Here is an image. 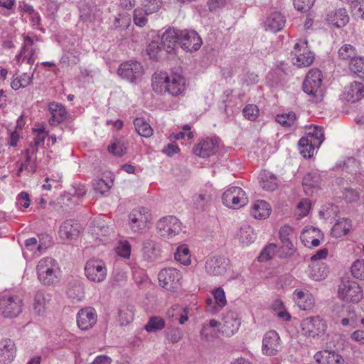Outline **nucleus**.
I'll return each instance as SVG.
<instances>
[{
  "mask_svg": "<svg viewBox=\"0 0 364 364\" xmlns=\"http://www.w3.org/2000/svg\"><path fill=\"white\" fill-rule=\"evenodd\" d=\"M182 79L181 68L172 70L171 76L165 73H155L152 77V87L156 92H168L173 96H177L181 92V81Z\"/></svg>",
  "mask_w": 364,
  "mask_h": 364,
  "instance_id": "obj_1",
  "label": "nucleus"
},
{
  "mask_svg": "<svg viewBox=\"0 0 364 364\" xmlns=\"http://www.w3.org/2000/svg\"><path fill=\"white\" fill-rule=\"evenodd\" d=\"M303 90L310 96L312 102H321L324 95V87L322 86L321 72L318 69L309 71L303 83Z\"/></svg>",
  "mask_w": 364,
  "mask_h": 364,
  "instance_id": "obj_2",
  "label": "nucleus"
},
{
  "mask_svg": "<svg viewBox=\"0 0 364 364\" xmlns=\"http://www.w3.org/2000/svg\"><path fill=\"white\" fill-rule=\"evenodd\" d=\"M38 278L44 285H51L58 282L60 268L52 257L41 259L36 267Z\"/></svg>",
  "mask_w": 364,
  "mask_h": 364,
  "instance_id": "obj_3",
  "label": "nucleus"
},
{
  "mask_svg": "<svg viewBox=\"0 0 364 364\" xmlns=\"http://www.w3.org/2000/svg\"><path fill=\"white\" fill-rule=\"evenodd\" d=\"M156 229L161 237L172 239L182 232V223L176 217L168 215L158 220Z\"/></svg>",
  "mask_w": 364,
  "mask_h": 364,
  "instance_id": "obj_4",
  "label": "nucleus"
},
{
  "mask_svg": "<svg viewBox=\"0 0 364 364\" xmlns=\"http://www.w3.org/2000/svg\"><path fill=\"white\" fill-rule=\"evenodd\" d=\"M338 296L347 302L358 303L363 298V291L354 281H343L338 287Z\"/></svg>",
  "mask_w": 364,
  "mask_h": 364,
  "instance_id": "obj_5",
  "label": "nucleus"
},
{
  "mask_svg": "<svg viewBox=\"0 0 364 364\" xmlns=\"http://www.w3.org/2000/svg\"><path fill=\"white\" fill-rule=\"evenodd\" d=\"M222 200L225 206L234 209L241 208L248 202L245 191L237 186L228 188L223 193Z\"/></svg>",
  "mask_w": 364,
  "mask_h": 364,
  "instance_id": "obj_6",
  "label": "nucleus"
},
{
  "mask_svg": "<svg viewBox=\"0 0 364 364\" xmlns=\"http://www.w3.org/2000/svg\"><path fill=\"white\" fill-rule=\"evenodd\" d=\"M307 41L302 43H296L291 53L292 63L299 68L311 65L314 60V54L307 48Z\"/></svg>",
  "mask_w": 364,
  "mask_h": 364,
  "instance_id": "obj_7",
  "label": "nucleus"
},
{
  "mask_svg": "<svg viewBox=\"0 0 364 364\" xmlns=\"http://www.w3.org/2000/svg\"><path fill=\"white\" fill-rule=\"evenodd\" d=\"M23 301L17 296H3L0 298V314L8 318L17 316L22 311Z\"/></svg>",
  "mask_w": 364,
  "mask_h": 364,
  "instance_id": "obj_8",
  "label": "nucleus"
},
{
  "mask_svg": "<svg viewBox=\"0 0 364 364\" xmlns=\"http://www.w3.org/2000/svg\"><path fill=\"white\" fill-rule=\"evenodd\" d=\"M181 278L180 271L175 268L162 269L159 274L160 285L169 291H175L181 287Z\"/></svg>",
  "mask_w": 364,
  "mask_h": 364,
  "instance_id": "obj_9",
  "label": "nucleus"
},
{
  "mask_svg": "<svg viewBox=\"0 0 364 364\" xmlns=\"http://www.w3.org/2000/svg\"><path fill=\"white\" fill-rule=\"evenodd\" d=\"M85 273L90 281L102 282L107 276L106 265L102 260L90 259L86 262Z\"/></svg>",
  "mask_w": 364,
  "mask_h": 364,
  "instance_id": "obj_10",
  "label": "nucleus"
},
{
  "mask_svg": "<svg viewBox=\"0 0 364 364\" xmlns=\"http://www.w3.org/2000/svg\"><path fill=\"white\" fill-rule=\"evenodd\" d=\"M301 326L304 335L312 338L323 334L327 328L326 322L319 316L304 319Z\"/></svg>",
  "mask_w": 364,
  "mask_h": 364,
  "instance_id": "obj_11",
  "label": "nucleus"
},
{
  "mask_svg": "<svg viewBox=\"0 0 364 364\" xmlns=\"http://www.w3.org/2000/svg\"><path fill=\"white\" fill-rule=\"evenodd\" d=\"M117 73L122 78L133 82L142 76L144 69L139 62L129 60L122 63Z\"/></svg>",
  "mask_w": 364,
  "mask_h": 364,
  "instance_id": "obj_12",
  "label": "nucleus"
},
{
  "mask_svg": "<svg viewBox=\"0 0 364 364\" xmlns=\"http://www.w3.org/2000/svg\"><path fill=\"white\" fill-rule=\"evenodd\" d=\"M141 256L149 263L161 258L162 249L161 244L153 238H147L142 242Z\"/></svg>",
  "mask_w": 364,
  "mask_h": 364,
  "instance_id": "obj_13",
  "label": "nucleus"
},
{
  "mask_svg": "<svg viewBox=\"0 0 364 364\" xmlns=\"http://www.w3.org/2000/svg\"><path fill=\"white\" fill-rule=\"evenodd\" d=\"M182 32L175 28H168L161 36V45L167 53H175L176 49L181 46Z\"/></svg>",
  "mask_w": 364,
  "mask_h": 364,
  "instance_id": "obj_14",
  "label": "nucleus"
},
{
  "mask_svg": "<svg viewBox=\"0 0 364 364\" xmlns=\"http://www.w3.org/2000/svg\"><path fill=\"white\" fill-rule=\"evenodd\" d=\"M282 343L275 331H267L262 340V353L268 356L277 355L282 350Z\"/></svg>",
  "mask_w": 364,
  "mask_h": 364,
  "instance_id": "obj_15",
  "label": "nucleus"
},
{
  "mask_svg": "<svg viewBox=\"0 0 364 364\" xmlns=\"http://www.w3.org/2000/svg\"><path fill=\"white\" fill-rule=\"evenodd\" d=\"M213 299L208 298L205 301L206 311L215 314L220 312L227 304L225 294L222 287L213 290Z\"/></svg>",
  "mask_w": 364,
  "mask_h": 364,
  "instance_id": "obj_16",
  "label": "nucleus"
},
{
  "mask_svg": "<svg viewBox=\"0 0 364 364\" xmlns=\"http://www.w3.org/2000/svg\"><path fill=\"white\" fill-rule=\"evenodd\" d=\"M219 139L216 137L206 138L196 145L193 151L195 155L202 158H208L218 151Z\"/></svg>",
  "mask_w": 364,
  "mask_h": 364,
  "instance_id": "obj_17",
  "label": "nucleus"
},
{
  "mask_svg": "<svg viewBox=\"0 0 364 364\" xmlns=\"http://www.w3.org/2000/svg\"><path fill=\"white\" fill-rule=\"evenodd\" d=\"M130 227L134 232H139L146 228L150 221V214L146 208L133 210L129 214Z\"/></svg>",
  "mask_w": 364,
  "mask_h": 364,
  "instance_id": "obj_18",
  "label": "nucleus"
},
{
  "mask_svg": "<svg viewBox=\"0 0 364 364\" xmlns=\"http://www.w3.org/2000/svg\"><path fill=\"white\" fill-rule=\"evenodd\" d=\"M228 261L220 256L210 257L205 262V271L210 275L219 276L223 274L227 270Z\"/></svg>",
  "mask_w": 364,
  "mask_h": 364,
  "instance_id": "obj_19",
  "label": "nucleus"
},
{
  "mask_svg": "<svg viewBox=\"0 0 364 364\" xmlns=\"http://www.w3.org/2000/svg\"><path fill=\"white\" fill-rule=\"evenodd\" d=\"M96 321L97 314L92 308L82 309L77 314V326L82 330H87L92 328L96 323Z\"/></svg>",
  "mask_w": 364,
  "mask_h": 364,
  "instance_id": "obj_20",
  "label": "nucleus"
},
{
  "mask_svg": "<svg viewBox=\"0 0 364 364\" xmlns=\"http://www.w3.org/2000/svg\"><path fill=\"white\" fill-rule=\"evenodd\" d=\"M212 200L211 188L202 189L193 197V207L199 212L205 211Z\"/></svg>",
  "mask_w": 364,
  "mask_h": 364,
  "instance_id": "obj_21",
  "label": "nucleus"
},
{
  "mask_svg": "<svg viewBox=\"0 0 364 364\" xmlns=\"http://www.w3.org/2000/svg\"><path fill=\"white\" fill-rule=\"evenodd\" d=\"M202 45V39L193 30L183 31V50L187 52L197 51Z\"/></svg>",
  "mask_w": 364,
  "mask_h": 364,
  "instance_id": "obj_22",
  "label": "nucleus"
},
{
  "mask_svg": "<svg viewBox=\"0 0 364 364\" xmlns=\"http://www.w3.org/2000/svg\"><path fill=\"white\" fill-rule=\"evenodd\" d=\"M328 22L337 28L346 26L349 21V16L346 9L341 8L329 11L326 16Z\"/></svg>",
  "mask_w": 364,
  "mask_h": 364,
  "instance_id": "obj_23",
  "label": "nucleus"
},
{
  "mask_svg": "<svg viewBox=\"0 0 364 364\" xmlns=\"http://www.w3.org/2000/svg\"><path fill=\"white\" fill-rule=\"evenodd\" d=\"M292 232V229L288 225H284L279 230V238L282 244V249L285 254L284 257L291 256L295 251L294 245L291 240Z\"/></svg>",
  "mask_w": 364,
  "mask_h": 364,
  "instance_id": "obj_24",
  "label": "nucleus"
},
{
  "mask_svg": "<svg viewBox=\"0 0 364 364\" xmlns=\"http://www.w3.org/2000/svg\"><path fill=\"white\" fill-rule=\"evenodd\" d=\"M50 301V296L43 291L36 292L33 298V309L36 315L43 316L48 304Z\"/></svg>",
  "mask_w": 364,
  "mask_h": 364,
  "instance_id": "obj_25",
  "label": "nucleus"
},
{
  "mask_svg": "<svg viewBox=\"0 0 364 364\" xmlns=\"http://www.w3.org/2000/svg\"><path fill=\"white\" fill-rule=\"evenodd\" d=\"M314 359L319 364H343L344 360L338 353L332 350H321L314 355Z\"/></svg>",
  "mask_w": 364,
  "mask_h": 364,
  "instance_id": "obj_26",
  "label": "nucleus"
},
{
  "mask_svg": "<svg viewBox=\"0 0 364 364\" xmlns=\"http://www.w3.org/2000/svg\"><path fill=\"white\" fill-rule=\"evenodd\" d=\"M344 98L351 102H355L364 97V85L362 82H353L347 87L343 93Z\"/></svg>",
  "mask_w": 364,
  "mask_h": 364,
  "instance_id": "obj_27",
  "label": "nucleus"
},
{
  "mask_svg": "<svg viewBox=\"0 0 364 364\" xmlns=\"http://www.w3.org/2000/svg\"><path fill=\"white\" fill-rule=\"evenodd\" d=\"M48 109L51 114L49 123L52 126H55L63 122L67 117L65 108L61 104L53 102L49 103Z\"/></svg>",
  "mask_w": 364,
  "mask_h": 364,
  "instance_id": "obj_28",
  "label": "nucleus"
},
{
  "mask_svg": "<svg viewBox=\"0 0 364 364\" xmlns=\"http://www.w3.org/2000/svg\"><path fill=\"white\" fill-rule=\"evenodd\" d=\"M240 326L239 319L232 313H229L223 319L220 331L226 336H231L237 331Z\"/></svg>",
  "mask_w": 364,
  "mask_h": 364,
  "instance_id": "obj_29",
  "label": "nucleus"
},
{
  "mask_svg": "<svg viewBox=\"0 0 364 364\" xmlns=\"http://www.w3.org/2000/svg\"><path fill=\"white\" fill-rule=\"evenodd\" d=\"M78 223L70 220H66L60 227V237L65 240L75 239L80 233Z\"/></svg>",
  "mask_w": 364,
  "mask_h": 364,
  "instance_id": "obj_30",
  "label": "nucleus"
},
{
  "mask_svg": "<svg viewBox=\"0 0 364 364\" xmlns=\"http://www.w3.org/2000/svg\"><path fill=\"white\" fill-rule=\"evenodd\" d=\"M284 23V16L279 12H274L264 21L265 30L275 33L282 30Z\"/></svg>",
  "mask_w": 364,
  "mask_h": 364,
  "instance_id": "obj_31",
  "label": "nucleus"
},
{
  "mask_svg": "<svg viewBox=\"0 0 364 364\" xmlns=\"http://www.w3.org/2000/svg\"><path fill=\"white\" fill-rule=\"evenodd\" d=\"M328 274V268L324 262H312L309 266V276L315 281L324 279Z\"/></svg>",
  "mask_w": 364,
  "mask_h": 364,
  "instance_id": "obj_32",
  "label": "nucleus"
},
{
  "mask_svg": "<svg viewBox=\"0 0 364 364\" xmlns=\"http://www.w3.org/2000/svg\"><path fill=\"white\" fill-rule=\"evenodd\" d=\"M16 353V347L13 341L4 339L0 341V362H11Z\"/></svg>",
  "mask_w": 364,
  "mask_h": 364,
  "instance_id": "obj_33",
  "label": "nucleus"
},
{
  "mask_svg": "<svg viewBox=\"0 0 364 364\" xmlns=\"http://www.w3.org/2000/svg\"><path fill=\"white\" fill-rule=\"evenodd\" d=\"M294 299L299 309L302 310L311 309L314 306V299L308 291L296 289L294 292Z\"/></svg>",
  "mask_w": 364,
  "mask_h": 364,
  "instance_id": "obj_34",
  "label": "nucleus"
},
{
  "mask_svg": "<svg viewBox=\"0 0 364 364\" xmlns=\"http://www.w3.org/2000/svg\"><path fill=\"white\" fill-rule=\"evenodd\" d=\"M271 208L264 200H257L252 206L251 215L256 219H264L270 215Z\"/></svg>",
  "mask_w": 364,
  "mask_h": 364,
  "instance_id": "obj_35",
  "label": "nucleus"
},
{
  "mask_svg": "<svg viewBox=\"0 0 364 364\" xmlns=\"http://www.w3.org/2000/svg\"><path fill=\"white\" fill-rule=\"evenodd\" d=\"M303 187L306 194L318 189L320 184V176L317 172L313 171L306 174L303 178Z\"/></svg>",
  "mask_w": 364,
  "mask_h": 364,
  "instance_id": "obj_36",
  "label": "nucleus"
},
{
  "mask_svg": "<svg viewBox=\"0 0 364 364\" xmlns=\"http://www.w3.org/2000/svg\"><path fill=\"white\" fill-rule=\"evenodd\" d=\"M134 320V307L132 305H122L118 309V322L121 326H127Z\"/></svg>",
  "mask_w": 364,
  "mask_h": 364,
  "instance_id": "obj_37",
  "label": "nucleus"
},
{
  "mask_svg": "<svg viewBox=\"0 0 364 364\" xmlns=\"http://www.w3.org/2000/svg\"><path fill=\"white\" fill-rule=\"evenodd\" d=\"M259 184L264 190L273 191L277 187V179L272 173L264 171L259 175Z\"/></svg>",
  "mask_w": 364,
  "mask_h": 364,
  "instance_id": "obj_38",
  "label": "nucleus"
},
{
  "mask_svg": "<svg viewBox=\"0 0 364 364\" xmlns=\"http://www.w3.org/2000/svg\"><path fill=\"white\" fill-rule=\"evenodd\" d=\"M147 54L150 58L159 60L166 57L167 52L162 47L161 43L158 41H151L146 49Z\"/></svg>",
  "mask_w": 364,
  "mask_h": 364,
  "instance_id": "obj_39",
  "label": "nucleus"
},
{
  "mask_svg": "<svg viewBox=\"0 0 364 364\" xmlns=\"http://www.w3.org/2000/svg\"><path fill=\"white\" fill-rule=\"evenodd\" d=\"M66 293L69 298L80 301L84 296L82 283L78 281L70 282Z\"/></svg>",
  "mask_w": 364,
  "mask_h": 364,
  "instance_id": "obj_40",
  "label": "nucleus"
},
{
  "mask_svg": "<svg viewBox=\"0 0 364 364\" xmlns=\"http://www.w3.org/2000/svg\"><path fill=\"white\" fill-rule=\"evenodd\" d=\"M165 320L160 316H151L144 326V329L149 333L161 331L165 328Z\"/></svg>",
  "mask_w": 364,
  "mask_h": 364,
  "instance_id": "obj_41",
  "label": "nucleus"
},
{
  "mask_svg": "<svg viewBox=\"0 0 364 364\" xmlns=\"http://www.w3.org/2000/svg\"><path fill=\"white\" fill-rule=\"evenodd\" d=\"M134 125L137 133L141 136L149 137L153 134L151 127L143 118H136Z\"/></svg>",
  "mask_w": 364,
  "mask_h": 364,
  "instance_id": "obj_42",
  "label": "nucleus"
},
{
  "mask_svg": "<svg viewBox=\"0 0 364 364\" xmlns=\"http://www.w3.org/2000/svg\"><path fill=\"white\" fill-rule=\"evenodd\" d=\"M300 153L304 158H310L314 155V148L316 146L309 138H301L299 141Z\"/></svg>",
  "mask_w": 364,
  "mask_h": 364,
  "instance_id": "obj_43",
  "label": "nucleus"
},
{
  "mask_svg": "<svg viewBox=\"0 0 364 364\" xmlns=\"http://www.w3.org/2000/svg\"><path fill=\"white\" fill-rule=\"evenodd\" d=\"M305 138L311 139L316 147L320 146L324 139L323 129L318 126H311L307 136Z\"/></svg>",
  "mask_w": 364,
  "mask_h": 364,
  "instance_id": "obj_44",
  "label": "nucleus"
},
{
  "mask_svg": "<svg viewBox=\"0 0 364 364\" xmlns=\"http://www.w3.org/2000/svg\"><path fill=\"white\" fill-rule=\"evenodd\" d=\"M166 316L170 323L178 321L180 324H182V306L178 304L173 305L168 309Z\"/></svg>",
  "mask_w": 364,
  "mask_h": 364,
  "instance_id": "obj_45",
  "label": "nucleus"
},
{
  "mask_svg": "<svg viewBox=\"0 0 364 364\" xmlns=\"http://www.w3.org/2000/svg\"><path fill=\"white\" fill-rule=\"evenodd\" d=\"M350 227V221L348 219L343 218L334 225L332 230L338 236L346 235L348 233Z\"/></svg>",
  "mask_w": 364,
  "mask_h": 364,
  "instance_id": "obj_46",
  "label": "nucleus"
},
{
  "mask_svg": "<svg viewBox=\"0 0 364 364\" xmlns=\"http://www.w3.org/2000/svg\"><path fill=\"white\" fill-rule=\"evenodd\" d=\"M161 4V0H141V6L146 15L157 12Z\"/></svg>",
  "mask_w": 364,
  "mask_h": 364,
  "instance_id": "obj_47",
  "label": "nucleus"
},
{
  "mask_svg": "<svg viewBox=\"0 0 364 364\" xmlns=\"http://www.w3.org/2000/svg\"><path fill=\"white\" fill-rule=\"evenodd\" d=\"M240 242L244 245H249L255 240V234L252 228L250 226H244L241 228L238 234Z\"/></svg>",
  "mask_w": 364,
  "mask_h": 364,
  "instance_id": "obj_48",
  "label": "nucleus"
},
{
  "mask_svg": "<svg viewBox=\"0 0 364 364\" xmlns=\"http://www.w3.org/2000/svg\"><path fill=\"white\" fill-rule=\"evenodd\" d=\"M350 70L358 75V76L364 78V58L357 57L352 59L349 63Z\"/></svg>",
  "mask_w": 364,
  "mask_h": 364,
  "instance_id": "obj_49",
  "label": "nucleus"
},
{
  "mask_svg": "<svg viewBox=\"0 0 364 364\" xmlns=\"http://www.w3.org/2000/svg\"><path fill=\"white\" fill-rule=\"evenodd\" d=\"M296 119V114L293 112L278 114L276 117L277 122L284 127H290L293 126L295 123Z\"/></svg>",
  "mask_w": 364,
  "mask_h": 364,
  "instance_id": "obj_50",
  "label": "nucleus"
},
{
  "mask_svg": "<svg viewBox=\"0 0 364 364\" xmlns=\"http://www.w3.org/2000/svg\"><path fill=\"white\" fill-rule=\"evenodd\" d=\"M318 230L317 228L311 227L309 228H307L306 230H304L301 238L302 241L304 242V245L306 246L310 242L311 245L314 247H317L320 245V241L317 238L312 239V240L310 242L309 239H311V235L317 232Z\"/></svg>",
  "mask_w": 364,
  "mask_h": 364,
  "instance_id": "obj_51",
  "label": "nucleus"
},
{
  "mask_svg": "<svg viewBox=\"0 0 364 364\" xmlns=\"http://www.w3.org/2000/svg\"><path fill=\"white\" fill-rule=\"evenodd\" d=\"M33 39L31 37L26 36L24 37L23 47L17 57H23V58H28V60H30L35 53V50L33 48H31L30 50H28L29 48L33 46Z\"/></svg>",
  "mask_w": 364,
  "mask_h": 364,
  "instance_id": "obj_52",
  "label": "nucleus"
},
{
  "mask_svg": "<svg viewBox=\"0 0 364 364\" xmlns=\"http://www.w3.org/2000/svg\"><path fill=\"white\" fill-rule=\"evenodd\" d=\"M166 336L170 343H178L181 338V330L178 327L174 326L173 323H170L167 328Z\"/></svg>",
  "mask_w": 364,
  "mask_h": 364,
  "instance_id": "obj_53",
  "label": "nucleus"
},
{
  "mask_svg": "<svg viewBox=\"0 0 364 364\" xmlns=\"http://www.w3.org/2000/svg\"><path fill=\"white\" fill-rule=\"evenodd\" d=\"M131 23V18L127 13L118 14L115 17L114 21V26L115 28H121L124 30L129 27Z\"/></svg>",
  "mask_w": 364,
  "mask_h": 364,
  "instance_id": "obj_54",
  "label": "nucleus"
},
{
  "mask_svg": "<svg viewBox=\"0 0 364 364\" xmlns=\"http://www.w3.org/2000/svg\"><path fill=\"white\" fill-rule=\"evenodd\" d=\"M338 55L343 60H352L356 58V53L354 47L349 44L343 46L338 50Z\"/></svg>",
  "mask_w": 364,
  "mask_h": 364,
  "instance_id": "obj_55",
  "label": "nucleus"
},
{
  "mask_svg": "<svg viewBox=\"0 0 364 364\" xmlns=\"http://www.w3.org/2000/svg\"><path fill=\"white\" fill-rule=\"evenodd\" d=\"M351 273L357 279L364 280V260H356L351 266Z\"/></svg>",
  "mask_w": 364,
  "mask_h": 364,
  "instance_id": "obj_56",
  "label": "nucleus"
},
{
  "mask_svg": "<svg viewBox=\"0 0 364 364\" xmlns=\"http://www.w3.org/2000/svg\"><path fill=\"white\" fill-rule=\"evenodd\" d=\"M360 190L346 188L343 191V198L348 203L357 202L360 198Z\"/></svg>",
  "mask_w": 364,
  "mask_h": 364,
  "instance_id": "obj_57",
  "label": "nucleus"
},
{
  "mask_svg": "<svg viewBox=\"0 0 364 364\" xmlns=\"http://www.w3.org/2000/svg\"><path fill=\"white\" fill-rule=\"evenodd\" d=\"M242 112L246 119L254 121L259 114V109L255 105H247L244 107Z\"/></svg>",
  "mask_w": 364,
  "mask_h": 364,
  "instance_id": "obj_58",
  "label": "nucleus"
},
{
  "mask_svg": "<svg viewBox=\"0 0 364 364\" xmlns=\"http://www.w3.org/2000/svg\"><path fill=\"white\" fill-rule=\"evenodd\" d=\"M108 150L115 156H121L126 153L127 147L123 142L119 141L112 143L109 146Z\"/></svg>",
  "mask_w": 364,
  "mask_h": 364,
  "instance_id": "obj_59",
  "label": "nucleus"
},
{
  "mask_svg": "<svg viewBox=\"0 0 364 364\" xmlns=\"http://www.w3.org/2000/svg\"><path fill=\"white\" fill-rule=\"evenodd\" d=\"M276 248L277 247L274 244H271L269 246L266 247L259 254L258 257V260L259 262H264L271 259L274 254Z\"/></svg>",
  "mask_w": 364,
  "mask_h": 364,
  "instance_id": "obj_60",
  "label": "nucleus"
},
{
  "mask_svg": "<svg viewBox=\"0 0 364 364\" xmlns=\"http://www.w3.org/2000/svg\"><path fill=\"white\" fill-rule=\"evenodd\" d=\"M315 0H294V7L299 11H309L314 4Z\"/></svg>",
  "mask_w": 364,
  "mask_h": 364,
  "instance_id": "obj_61",
  "label": "nucleus"
},
{
  "mask_svg": "<svg viewBox=\"0 0 364 364\" xmlns=\"http://www.w3.org/2000/svg\"><path fill=\"white\" fill-rule=\"evenodd\" d=\"M117 254L124 258H129L131 252V245L127 241H121L117 247Z\"/></svg>",
  "mask_w": 364,
  "mask_h": 364,
  "instance_id": "obj_62",
  "label": "nucleus"
},
{
  "mask_svg": "<svg viewBox=\"0 0 364 364\" xmlns=\"http://www.w3.org/2000/svg\"><path fill=\"white\" fill-rule=\"evenodd\" d=\"M93 188L96 192L100 193L101 195L105 194L110 189L109 184L102 178L97 179L94 181Z\"/></svg>",
  "mask_w": 364,
  "mask_h": 364,
  "instance_id": "obj_63",
  "label": "nucleus"
},
{
  "mask_svg": "<svg viewBox=\"0 0 364 364\" xmlns=\"http://www.w3.org/2000/svg\"><path fill=\"white\" fill-rule=\"evenodd\" d=\"M144 11L141 9H135L134 12V22L140 27H143L147 23V18L144 14Z\"/></svg>",
  "mask_w": 364,
  "mask_h": 364,
  "instance_id": "obj_64",
  "label": "nucleus"
}]
</instances>
